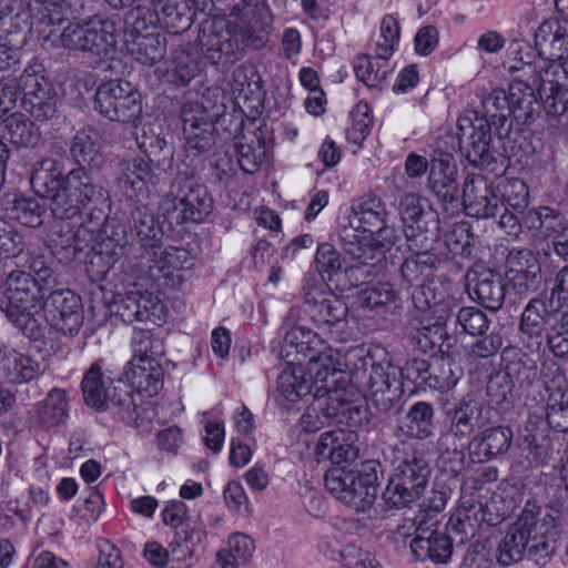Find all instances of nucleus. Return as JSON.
Returning a JSON list of instances; mask_svg holds the SVG:
<instances>
[{
	"mask_svg": "<svg viewBox=\"0 0 568 568\" xmlns=\"http://www.w3.org/2000/svg\"><path fill=\"white\" fill-rule=\"evenodd\" d=\"M508 70L520 74L508 87L510 113L521 124L534 122L541 106L547 115L557 118L568 111V70L557 62L544 59L530 60L531 49L521 40L509 47Z\"/></svg>",
	"mask_w": 568,
	"mask_h": 568,
	"instance_id": "2",
	"label": "nucleus"
},
{
	"mask_svg": "<svg viewBox=\"0 0 568 568\" xmlns=\"http://www.w3.org/2000/svg\"><path fill=\"white\" fill-rule=\"evenodd\" d=\"M396 292L388 283H378L363 288L358 293V303L363 307L374 310L396 300Z\"/></svg>",
	"mask_w": 568,
	"mask_h": 568,
	"instance_id": "64",
	"label": "nucleus"
},
{
	"mask_svg": "<svg viewBox=\"0 0 568 568\" xmlns=\"http://www.w3.org/2000/svg\"><path fill=\"white\" fill-rule=\"evenodd\" d=\"M342 248L349 264L344 268L352 285L364 283L373 276L376 264L382 260L368 234L346 227L341 234Z\"/></svg>",
	"mask_w": 568,
	"mask_h": 568,
	"instance_id": "17",
	"label": "nucleus"
},
{
	"mask_svg": "<svg viewBox=\"0 0 568 568\" xmlns=\"http://www.w3.org/2000/svg\"><path fill=\"white\" fill-rule=\"evenodd\" d=\"M101 136L93 128L80 130L73 138L70 153L79 164H91L101 155Z\"/></svg>",
	"mask_w": 568,
	"mask_h": 568,
	"instance_id": "52",
	"label": "nucleus"
},
{
	"mask_svg": "<svg viewBox=\"0 0 568 568\" xmlns=\"http://www.w3.org/2000/svg\"><path fill=\"white\" fill-rule=\"evenodd\" d=\"M21 105L37 121L52 119L57 112L58 94L54 87L45 77L42 63L30 62L20 75Z\"/></svg>",
	"mask_w": 568,
	"mask_h": 568,
	"instance_id": "14",
	"label": "nucleus"
},
{
	"mask_svg": "<svg viewBox=\"0 0 568 568\" xmlns=\"http://www.w3.org/2000/svg\"><path fill=\"white\" fill-rule=\"evenodd\" d=\"M2 136L16 148L33 149L41 139L40 129L23 113L14 112L0 123Z\"/></svg>",
	"mask_w": 568,
	"mask_h": 568,
	"instance_id": "41",
	"label": "nucleus"
},
{
	"mask_svg": "<svg viewBox=\"0 0 568 568\" xmlns=\"http://www.w3.org/2000/svg\"><path fill=\"white\" fill-rule=\"evenodd\" d=\"M71 220L55 219L48 235V246L60 261L64 262L74 260L78 253L95 239V231L89 225L75 224Z\"/></svg>",
	"mask_w": 568,
	"mask_h": 568,
	"instance_id": "21",
	"label": "nucleus"
},
{
	"mask_svg": "<svg viewBox=\"0 0 568 568\" xmlns=\"http://www.w3.org/2000/svg\"><path fill=\"white\" fill-rule=\"evenodd\" d=\"M476 219H500L503 205L488 180L478 174L468 176L464 182L460 209Z\"/></svg>",
	"mask_w": 568,
	"mask_h": 568,
	"instance_id": "24",
	"label": "nucleus"
},
{
	"mask_svg": "<svg viewBox=\"0 0 568 568\" xmlns=\"http://www.w3.org/2000/svg\"><path fill=\"white\" fill-rule=\"evenodd\" d=\"M467 292L474 302L494 312L501 308L506 296L501 277L490 270L469 272Z\"/></svg>",
	"mask_w": 568,
	"mask_h": 568,
	"instance_id": "30",
	"label": "nucleus"
},
{
	"mask_svg": "<svg viewBox=\"0 0 568 568\" xmlns=\"http://www.w3.org/2000/svg\"><path fill=\"white\" fill-rule=\"evenodd\" d=\"M125 47L132 59L149 67L160 62L166 52L165 38L155 31L126 38Z\"/></svg>",
	"mask_w": 568,
	"mask_h": 568,
	"instance_id": "43",
	"label": "nucleus"
},
{
	"mask_svg": "<svg viewBox=\"0 0 568 568\" xmlns=\"http://www.w3.org/2000/svg\"><path fill=\"white\" fill-rule=\"evenodd\" d=\"M499 193V204L503 209L498 225L509 236L517 237L524 225L523 216L528 212V187L524 181L511 179L500 184Z\"/></svg>",
	"mask_w": 568,
	"mask_h": 568,
	"instance_id": "23",
	"label": "nucleus"
},
{
	"mask_svg": "<svg viewBox=\"0 0 568 568\" xmlns=\"http://www.w3.org/2000/svg\"><path fill=\"white\" fill-rule=\"evenodd\" d=\"M191 222L200 223L211 213L213 200L204 185L187 183L179 192Z\"/></svg>",
	"mask_w": 568,
	"mask_h": 568,
	"instance_id": "48",
	"label": "nucleus"
},
{
	"mask_svg": "<svg viewBox=\"0 0 568 568\" xmlns=\"http://www.w3.org/2000/svg\"><path fill=\"white\" fill-rule=\"evenodd\" d=\"M32 32L45 50L65 49L102 58L113 50L116 26L100 16L80 23L70 22L60 13H44L36 22L32 21Z\"/></svg>",
	"mask_w": 568,
	"mask_h": 568,
	"instance_id": "5",
	"label": "nucleus"
},
{
	"mask_svg": "<svg viewBox=\"0 0 568 568\" xmlns=\"http://www.w3.org/2000/svg\"><path fill=\"white\" fill-rule=\"evenodd\" d=\"M212 17L201 23L197 42L212 63L233 61L240 50L263 49L274 22L270 4L261 0H210Z\"/></svg>",
	"mask_w": 568,
	"mask_h": 568,
	"instance_id": "1",
	"label": "nucleus"
},
{
	"mask_svg": "<svg viewBox=\"0 0 568 568\" xmlns=\"http://www.w3.org/2000/svg\"><path fill=\"white\" fill-rule=\"evenodd\" d=\"M69 417V399L67 392L53 388L40 404L37 418L47 428L61 426Z\"/></svg>",
	"mask_w": 568,
	"mask_h": 568,
	"instance_id": "49",
	"label": "nucleus"
},
{
	"mask_svg": "<svg viewBox=\"0 0 568 568\" xmlns=\"http://www.w3.org/2000/svg\"><path fill=\"white\" fill-rule=\"evenodd\" d=\"M173 64L174 75L183 85L189 84L202 71V61L197 52L186 49L175 51Z\"/></svg>",
	"mask_w": 568,
	"mask_h": 568,
	"instance_id": "57",
	"label": "nucleus"
},
{
	"mask_svg": "<svg viewBox=\"0 0 568 568\" xmlns=\"http://www.w3.org/2000/svg\"><path fill=\"white\" fill-rule=\"evenodd\" d=\"M535 45L539 58L561 63L568 55V22L556 18L542 21L535 33Z\"/></svg>",
	"mask_w": 568,
	"mask_h": 568,
	"instance_id": "29",
	"label": "nucleus"
},
{
	"mask_svg": "<svg viewBox=\"0 0 568 568\" xmlns=\"http://www.w3.org/2000/svg\"><path fill=\"white\" fill-rule=\"evenodd\" d=\"M303 311L332 339L344 343L353 338L354 327L347 317L348 308L328 287L310 286L304 296Z\"/></svg>",
	"mask_w": 568,
	"mask_h": 568,
	"instance_id": "11",
	"label": "nucleus"
},
{
	"mask_svg": "<svg viewBox=\"0 0 568 568\" xmlns=\"http://www.w3.org/2000/svg\"><path fill=\"white\" fill-rule=\"evenodd\" d=\"M481 508V504L471 499L463 500L452 514L447 527L457 534L473 537L484 518Z\"/></svg>",
	"mask_w": 568,
	"mask_h": 568,
	"instance_id": "50",
	"label": "nucleus"
},
{
	"mask_svg": "<svg viewBox=\"0 0 568 568\" xmlns=\"http://www.w3.org/2000/svg\"><path fill=\"white\" fill-rule=\"evenodd\" d=\"M525 552L535 560L545 558L549 554L545 531L539 527L535 511L528 507L523 510L499 542L497 560L501 566L508 567L521 560Z\"/></svg>",
	"mask_w": 568,
	"mask_h": 568,
	"instance_id": "10",
	"label": "nucleus"
},
{
	"mask_svg": "<svg viewBox=\"0 0 568 568\" xmlns=\"http://www.w3.org/2000/svg\"><path fill=\"white\" fill-rule=\"evenodd\" d=\"M490 122L477 112H466L457 120V136L462 151L467 159L477 164L489 156L491 142Z\"/></svg>",
	"mask_w": 568,
	"mask_h": 568,
	"instance_id": "22",
	"label": "nucleus"
},
{
	"mask_svg": "<svg viewBox=\"0 0 568 568\" xmlns=\"http://www.w3.org/2000/svg\"><path fill=\"white\" fill-rule=\"evenodd\" d=\"M513 430L506 426L483 428L468 444L469 457L474 463H485L508 452Z\"/></svg>",
	"mask_w": 568,
	"mask_h": 568,
	"instance_id": "31",
	"label": "nucleus"
},
{
	"mask_svg": "<svg viewBox=\"0 0 568 568\" xmlns=\"http://www.w3.org/2000/svg\"><path fill=\"white\" fill-rule=\"evenodd\" d=\"M355 470L334 467L325 474V487L337 499L355 507L368 505Z\"/></svg>",
	"mask_w": 568,
	"mask_h": 568,
	"instance_id": "34",
	"label": "nucleus"
},
{
	"mask_svg": "<svg viewBox=\"0 0 568 568\" xmlns=\"http://www.w3.org/2000/svg\"><path fill=\"white\" fill-rule=\"evenodd\" d=\"M430 467L417 450H413L394 467L383 493L389 508H405L418 500L427 488Z\"/></svg>",
	"mask_w": 568,
	"mask_h": 568,
	"instance_id": "12",
	"label": "nucleus"
},
{
	"mask_svg": "<svg viewBox=\"0 0 568 568\" xmlns=\"http://www.w3.org/2000/svg\"><path fill=\"white\" fill-rule=\"evenodd\" d=\"M357 435L352 430L342 428L323 433L315 447L318 460L331 459L332 464L343 467L352 464L358 457L359 449L355 446Z\"/></svg>",
	"mask_w": 568,
	"mask_h": 568,
	"instance_id": "28",
	"label": "nucleus"
},
{
	"mask_svg": "<svg viewBox=\"0 0 568 568\" xmlns=\"http://www.w3.org/2000/svg\"><path fill=\"white\" fill-rule=\"evenodd\" d=\"M471 242L473 235L466 223L454 224L444 237V243L447 250L453 255H459L463 257L470 254Z\"/></svg>",
	"mask_w": 568,
	"mask_h": 568,
	"instance_id": "61",
	"label": "nucleus"
},
{
	"mask_svg": "<svg viewBox=\"0 0 568 568\" xmlns=\"http://www.w3.org/2000/svg\"><path fill=\"white\" fill-rule=\"evenodd\" d=\"M276 385L278 399L282 398L287 404L298 402L311 392L315 395L314 379L310 382V379L306 378L305 371L302 366L287 364L280 373Z\"/></svg>",
	"mask_w": 568,
	"mask_h": 568,
	"instance_id": "44",
	"label": "nucleus"
},
{
	"mask_svg": "<svg viewBox=\"0 0 568 568\" xmlns=\"http://www.w3.org/2000/svg\"><path fill=\"white\" fill-rule=\"evenodd\" d=\"M123 375L125 382L148 396L155 395L163 384V371L158 361H130Z\"/></svg>",
	"mask_w": 568,
	"mask_h": 568,
	"instance_id": "39",
	"label": "nucleus"
},
{
	"mask_svg": "<svg viewBox=\"0 0 568 568\" xmlns=\"http://www.w3.org/2000/svg\"><path fill=\"white\" fill-rule=\"evenodd\" d=\"M399 215L404 225L407 242L422 241L427 231V216L425 201L417 194L407 193L399 201Z\"/></svg>",
	"mask_w": 568,
	"mask_h": 568,
	"instance_id": "36",
	"label": "nucleus"
},
{
	"mask_svg": "<svg viewBox=\"0 0 568 568\" xmlns=\"http://www.w3.org/2000/svg\"><path fill=\"white\" fill-rule=\"evenodd\" d=\"M558 318L549 311L545 301L532 298L525 306L520 317V331L529 337H539Z\"/></svg>",
	"mask_w": 568,
	"mask_h": 568,
	"instance_id": "47",
	"label": "nucleus"
},
{
	"mask_svg": "<svg viewBox=\"0 0 568 568\" xmlns=\"http://www.w3.org/2000/svg\"><path fill=\"white\" fill-rule=\"evenodd\" d=\"M150 183H153V173L145 159L135 156L120 162L118 186L128 200L148 193Z\"/></svg>",
	"mask_w": 568,
	"mask_h": 568,
	"instance_id": "33",
	"label": "nucleus"
},
{
	"mask_svg": "<svg viewBox=\"0 0 568 568\" xmlns=\"http://www.w3.org/2000/svg\"><path fill=\"white\" fill-rule=\"evenodd\" d=\"M44 302L45 292L31 273L14 270L0 281V310L30 339L42 336L43 329L37 315Z\"/></svg>",
	"mask_w": 568,
	"mask_h": 568,
	"instance_id": "6",
	"label": "nucleus"
},
{
	"mask_svg": "<svg viewBox=\"0 0 568 568\" xmlns=\"http://www.w3.org/2000/svg\"><path fill=\"white\" fill-rule=\"evenodd\" d=\"M505 276L518 295L536 292L541 283L538 254L527 247H513L505 258Z\"/></svg>",
	"mask_w": 568,
	"mask_h": 568,
	"instance_id": "19",
	"label": "nucleus"
},
{
	"mask_svg": "<svg viewBox=\"0 0 568 568\" xmlns=\"http://www.w3.org/2000/svg\"><path fill=\"white\" fill-rule=\"evenodd\" d=\"M203 531H185V536L169 545V568H190L193 565L194 546L202 540Z\"/></svg>",
	"mask_w": 568,
	"mask_h": 568,
	"instance_id": "53",
	"label": "nucleus"
},
{
	"mask_svg": "<svg viewBox=\"0 0 568 568\" xmlns=\"http://www.w3.org/2000/svg\"><path fill=\"white\" fill-rule=\"evenodd\" d=\"M30 183L37 195L51 201L55 219H74L83 207L102 196V189L93 183L83 166L63 175L61 165L52 158L34 164Z\"/></svg>",
	"mask_w": 568,
	"mask_h": 568,
	"instance_id": "4",
	"label": "nucleus"
},
{
	"mask_svg": "<svg viewBox=\"0 0 568 568\" xmlns=\"http://www.w3.org/2000/svg\"><path fill=\"white\" fill-rule=\"evenodd\" d=\"M416 307L418 315L412 322L415 332L413 341L423 353H427L442 343L445 335L444 325L450 316V305L444 301L433 304L425 301V306L416 305Z\"/></svg>",
	"mask_w": 568,
	"mask_h": 568,
	"instance_id": "20",
	"label": "nucleus"
},
{
	"mask_svg": "<svg viewBox=\"0 0 568 568\" xmlns=\"http://www.w3.org/2000/svg\"><path fill=\"white\" fill-rule=\"evenodd\" d=\"M322 549L332 560L339 561L347 568H365L364 561L369 555L353 544L342 546L338 540L323 542Z\"/></svg>",
	"mask_w": 568,
	"mask_h": 568,
	"instance_id": "54",
	"label": "nucleus"
},
{
	"mask_svg": "<svg viewBox=\"0 0 568 568\" xmlns=\"http://www.w3.org/2000/svg\"><path fill=\"white\" fill-rule=\"evenodd\" d=\"M349 227L369 234L388 222L386 203L376 194H365L352 203Z\"/></svg>",
	"mask_w": 568,
	"mask_h": 568,
	"instance_id": "32",
	"label": "nucleus"
},
{
	"mask_svg": "<svg viewBox=\"0 0 568 568\" xmlns=\"http://www.w3.org/2000/svg\"><path fill=\"white\" fill-rule=\"evenodd\" d=\"M129 229L131 235L136 237V242L132 243L133 257L129 262L132 272L144 282L180 286L181 270L187 253L174 246H163L158 236L155 219L146 205L134 204Z\"/></svg>",
	"mask_w": 568,
	"mask_h": 568,
	"instance_id": "3",
	"label": "nucleus"
},
{
	"mask_svg": "<svg viewBox=\"0 0 568 568\" xmlns=\"http://www.w3.org/2000/svg\"><path fill=\"white\" fill-rule=\"evenodd\" d=\"M351 361L348 386L367 397L378 410L390 409L402 395L398 369L389 361L377 362L371 353L353 354Z\"/></svg>",
	"mask_w": 568,
	"mask_h": 568,
	"instance_id": "7",
	"label": "nucleus"
},
{
	"mask_svg": "<svg viewBox=\"0 0 568 568\" xmlns=\"http://www.w3.org/2000/svg\"><path fill=\"white\" fill-rule=\"evenodd\" d=\"M40 374L41 365L37 359L0 339V376L7 384L29 383Z\"/></svg>",
	"mask_w": 568,
	"mask_h": 568,
	"instance_id": "27",
	"label": "nucleus"
},
{
	"mask_svg": "<svg viewBox=\"0 0 568 568\" xmlns=\"http://www.w3.org/2000/svg\"><path fill=\"white\" fill-rule=\"evenodd\" d=\"M413 253L400 265V274L409 285L420 286L433 275L436 258L430 254L423 241L407 242Z\"/></svg>",
	"mask_w": 568,
	"mask_h": 568,
	"instance_id": "37",
	"label": "nucleus"
},
{
	"mask_svg": "<svg viewBox=\"0 0 568 568\" xmlns=\"http://www.w3.org/2000/svg\"><path fill=\"white\" fill-rule=\"evenodd\" d=\"M182 130L184 139L193 141L195 138L194 129L202 122H212V116L207 109L197 101H189L184 103L181 111Z\"/></svg>",
	"mask_w": 568,
	"mask_h": 568,
	"instance_id": "60",
	"label": "nucleus"
},
{
	"mask_svg": "<svg viewBox=\"0 0 568 568\" xmlns=\"http://www.w3.org/2000/svg\"><path fill=\"white\" fill-rule=\"evenodd\" d=\"M132 359L135 362L158 361L164 355L163 339L151 329L135 328L131 337Z\"/></svg>",
	"mask_w": 568,
	"mask_h": 568,
	"instance_id": "51",
	"label": "nucleus"
},
{
	"mask_svg": "<svg viewBox=\"0 0 568 568\" xmlns=\"http://www.w3.org/2000/svg\"><path fill=\"white\" fill-rule=\"evenodd\" d=\"M400 37V29L397 20L392 14L383 17L379 26V38L376 42V50L384 57H392L396 51Z\"/></svg>",
	"mask_w": 568,
	"mask_h": 568,
	"instance_id": "58",
	"label": "nucleus"
},
{
	"mask_svg": "<svg viewBox=\"0 0 568 568\" xmlns=\"http://www.w3.org/2000/svg\"><path fill=\"white\" fill-rule=\"evenodd\" d=\"M524 225L529 230H539L545 237L557 239L568 235L566 217L555 209L539 206L528 210L523 216Z\"/></svg>",
	"mask_w": 568,
	"mask_h": 568,
	"instance_id": "42",
	"label": "nucleus"
},
{
	"mask_svg": "<svg viewBox=\"0 0 568 568\" xmlns=\"http://www.w3.org/2000/svg\"><path fill=\"white\" fill-rule=\"evenodd\" d=\"M410 549L419 560L429 559L437 564H445L450 559L453 546L444 534L418 528L410 541Z\"/></svg>",
	"mask_w": 568,
	"mask_h": 568,
	"instance_id": "35",
	"label": "nucleus"
},
{
	"mask_svg": "<svg viewBox=\"0 0 568 568\" xmlns=\"http://www.w3.org/2000/svg\"><path fill=\"white\" fill-rule=\"evenodd\" d=\"M390 57H384L375 49L374 55L361 54L353 62V70L358 81L369 89H383L392 72Z\"/></svg>",
	"mask_w": 568,
	"mask_h": 568,
	"instance_id": "40",
	"label": "nucleus"
},
{
	"mask_svg": "<svg viewBox=\"0 0 568 568\" xmlns=\"http://www.w3.org/2000/svg\"><path fill=\"white\" fill-rule=\"evenodd\" d=\"M434 409L426 402L412 405L398 425L399 433L409 438L425 440L434 435Z\"/></svg>",
	"mask_w": 568,
	"mask_h": 568,
	"instance_id": "45",
	"label": "nucleus"
},
{
	"mask_svg": "<svg viewBox=\"0 0 568 568\" xmlns=\"http://www.w3.org/2000/svg\"><path fill=\"white\" fill-rule=\"evenodd\" d=\"M45 206L36 197H19L13 201L11 217L29 227H38L43 223Z\"/></svg>",
	"mask_w": 568,
	"mask_h": 568,
	"instance_id": "55",
	"label": "nucleus"
},
{
	"mask_svg": "<svg viewBox=\"0 0 568 568\" xmlns=\"http://www.w3.org/2000/svg\"><path fill=\"white\" fill-rule=\"evenodd\" d=\"M551 384H546L548 393L546 416L550 425L565 429L568 426V386L562 373L557 369Z\"/></svg>",
	"mask_w": 568,
	"mask_h": 568,
	"instance_id": "46",
	"label": "nucleus"
},
{
	"mask_svg": "<svg viewBox=\"0 0 568 568\" xmlns=\"http://www.w3.org/2000/svg\"><path fill=\"white\" fill-rule=\"evenodd\" d=\"M194 0H153L158 20L173 33H182L193 22Z\"/></svg>",
	"mask_w": 568,
	"mask_h": 568,
	"instance_id": "38",
	"label": "nucleus"
},
{
	"mask_svg": "<svg viewBox=\"0 0 568 568\" xmlns=\"http://www.w3.org/2000/svg\"><path fill=\"white\" fill-rule=\"evenodd\" d=\"M355 474L358 475L357 480L362 487L364 499L371 504L376 496L379 477L383 474L381 463L366 460Z\"/></svg>",
	"mask_w": 568,
	"mask_h": 568,
	"instance_id": "63",
	"label": "nucleus"
},
{
	"mask_svg": "<svg viewBox=\"0 0 568 568\" xmlns=\"http://www.w3.org/2000/svg\"><path fill=\"white\" fill-rule=\"evenodd\" d=\"M322 373L318 376L315 395L318 397L327 396L326 402H318L326 419H333L334 423L345 424L351 427L361 426L367 420V412L357 400L364 397L354 387L348 386L347 373Z\"/></svg>",
	"mask_w": 568,
	"mask_h": 568,
	"instance_id": "8",
	"label": "nucleus"
},
{
	"mask_svg": "<svg viewBox=\"0 0 568 568\" xmlns=\"http://www.w3.org/2000/svg\"><path fill=\"white\" fill-rule=\"evenodd\" d=\"M456 176L457 164L454 155L440 149L434 150L430 154L427 185L449 216L460 211Z\"/></svg>",
	"mask_w": 568,
	"mask_h": 568,
	"instance_id": "16",
	"label": "nucleus"
},
{
	"mask_svg": "<svg viewBox=\"0 0 568 568\" xmlns=\"http://www.w3.org/2000/svg\"><path fill=\"white\" fill-rule=\"evenodd\" d=\"M94 108L111 121L134 124L142 113L141 93L126 81L111 80L98 88Z\"/></svg>",
	"mask_w": 568,
	"mask_h": 568,
	"instance_id": "15",
	"label": "nucleus"
},
{
	"mask_svg": "<svg viewBox=\"0 0 568 568\" xmlns=\"http://www.w3.org/2000/svg\"><path fill=\"white\" fill-rule=\"evenodd\" d=\"M126 276L132 286L124 295H118L113 303V312L123 323L150 321L160 325L165 320L164 304L159 297L162 290L176 286L156 285L140 280L128 265Z\"/></svg>",
	"mask_w": 568,
	"mask_h": 568,
	"instance_id": "9",
	"label": "nucleus"
},
{
	"mask_svg": "<svg viewBox=\"0 0 568 568\" xmlns=\"http://www.w3.org/2000/svg\"><path fill=\"white\" fill-rule=\"evenodd\" d=\"M42 311L47 323L64 335H77L83 325L82 300L71 290L53 291L47 297Z\"/></svg>",
	"mask_w": 568,
	"mask_h": 568,
	"instance_id": "18",
	"label": "nucleus"
},
{
	"mask_svg": "<svg viewBox=\"0 0 568 568\" xmlns=\"http://www.w3.org/2000/svg\"><path fill=\"white\" fill-rule=\"evenodd\" d=\"M456 321L464 333L473 336L483 335L489 327L487 315L474 306L462 307L456 315Z\"/></svg>",
	"mask_w": 568,
	"mask_h": 568,
	"instance_id": "62",
	"label": "nucleus"
},
{
	"mask_svg": "<svg viewBox=\"0 0 568 568\" xmlns=\"http://www.w3.org/2000/svg\"><path fill=\"white\" fill-rule=\"evenodd\" d=\"M229 549L221 550L216 555L217 561H231L237 565L239 560H246L254 551L253 540L241 532L234 534L229 538Z\"/></svg>",
	"mask_w": 568,
	"mask_h": 568,
	"instance_id": "59",
	"label": "nucleus"
},
{
	"mask_svg": "<svg viewBox=\"0 0 568 568\" xmlns=\"http://www.w3.org/2000/svg\"><path fill=\"white\" fill-rule=\"evenodd\" d=\"M113 382L114 378L103 373L99 363H93L85 372L81 383L84 403L97 410L108 409L110 404L122 406L128 402L130 405L129 394L124 393L123 396L118 394Z\"/></svg>",
	"mask_w": 568,
	"mask_h": 568,
	"instance_id": "25",
	"label": "nucleus"
},
{
	"mask_svg": "<svg viewBox=\"0 0 568 568\" xmlns=\"http://www.w3.org/2000/svg\"><path fill=\"white\" fill-rule=\"evenodd\" d=\"M489 409L473 398H463L446 413L449 426L447 435L456 440L468 439L476 432L487 427Z\"/></svg>",
	"mask_w": 568,
	"mask_h": 568,
	"instance_id": "26",
	"label": "nucleus"
},
{
	"mask_svg": "<svg viewBox=\"0 0 568 568\" xmlns=\"http://www.w3.org/2000/svg\"><path fill=\"white\" fill-rule=\"evenodd\" d=\"M546 343L558 358H568V312H562L547 329Z\"/></svg>",
	"mask_w": 568,
	"mask_h": 568,
	"instance_id": "56",
	"label": "nucleus"
},
{
	"mask_svg": "<svg viewBox=\"0 0 568 568\" xmlns=\"http://www.w3.org/2000/svg\"><path fill=\"white\" fill-rule=\"evenodd\" d=\"M285 342L312 365L308 371L311 375L314 374L315 388L320 374L325 372L333 376V373H345L342 369L339 353L311 328L303 325L291 328L285 335Z\"/></svg>",
	"mask_w": 568,
	"mask_h": 568,
	"instance_id": "13",
	"label": "nucleus"
}]
</instances>
